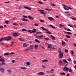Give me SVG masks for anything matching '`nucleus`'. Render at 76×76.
<instances>
[{"mask_svg": "<svg viewBox=\"0 0 76 76\" xmlns=\"http://www.w3.org/2000/svg\"><path fill=\"white\" fill-rule=\"evenodd\" d=\"M59 58H63V54H64V53H62V52L61 51H60L59 52Z\"/></svg>", "mask_w": 76, "mask_h": 76, "instance_id": "f257e3e1", "label": "nucleus"}, {"mask_svg": "<svg viewBox=\"0 0 76 76\" xmlns=\"http://www.w3.org/2000/svg\"><path fill=\"white\" fill-rule=\"evenodd\" d=\"M5 38V41H9L12 39V38L10 36H8V37H4Z\"/></svg>", "mask_w": 76, "mask_h": 76, "instance_id": "f03ea898", "label": "nucleus"}, {"mask_svg": "<svg viewBox=\"0 0 76 76\" xmlns=\"http://www.w3.org/2000/svg\"><path fill=\"white\" fill-rule=\"evenodd\" d=\"M69 67H67V66H64L63 70L64 71L67 72V71L69 70Z\"/></svg>", "mask_w": 76, "mask_h": 76, "instance_id": "7ed1b4c3", "label": "nucleus"}, {"mask_svg": "<svg viewBox=\"0 0 76 76\" xmlns=\"http://www.w3.org/2000/svg\"><path fill=\"white\" fill-rule=\"evenodd\" d=\"M38 12H40V13H41L42 14H43V15H46L47 14V13L46 12H42L44 11L43 10H38Z\"/></svg>", "mask_w": 76, "mask_h": 76, "instance_id": "20e7f679", "label": "nucleus"}, {"mask_svg": "<svg viewBox=\"0 0 76 76\" xmlns=\"http://www.w3.org/2000/svg\"><path fill=\"white\" fill-rule=\"evenodd\" d=\"M48 19L49 20H50V21H53L54 20V19L52 17H49L48 18Z\"/></svg>", "mask_w": 76, "mask_h": 76, "instance_id": "39448f33", "label": "nucleus"}, {"mask_svg": "<svg viewBox=\"0 0 76 76\" xmlns=\"http://www.w3.org/2000/svg\"><path fill=\"white\" fill-rule=\"evenodd\" d=\"M0 71L1 73H3L4 72V69L3 68H0Z\"/></svg>", "mask_w": 76, "mask_h": 76, "instance_id": "423d86ee", "label": "nucleus"}, {"mask_svg": "<svg viewBox=\"0 0 76 76\" xmlns=\"http://www.w3.org/2000/svg\"><path fill=\"white\" fill-rule=\"evenodd\" d=\"M38 75H44V73L43 72H40L39 73H37Z\"/></svg>", "mask_w": 76, "mask_h": 76, "instance_id": "0eeeda50", "label": "nucleus"}, {"mask_svg": "<svg viewBox=\"0 0 76 76\" xmlns=\"http://www.w3.org/2000/svg\"><path fill=\"white\" fill-rule=\"evenodd\" d=\"M28 18L29 19H30V20H34V18L30 16H28Z\"/></svg>", "mask_w": 76, "mask_h": 76, "instance_id": "6e6552de", "label": "nucleus"}, {"mask_svg": "<svg viewBox=\"0 0 76 76\" xmlns=\"http://www.w3.org/2000/svg\"><path fill=\"white\" fill-rule=\"evenodd\" d=\"M24 8H25V9H27V10H31V9H30L29 8L26 6H24Z\"/></svg>", "mask_w": 76, "mask_h": 76, "instance_id": "1a4fd4ad", "label": "nucleus"}, {"mask_svg": "<svg viewBox=\"0 0 76 76\" xmlns=\"http://www.w3.org/2000/svg\"><path fill=\"white\" fill-rule=\"evenodd\" d=\"M63 61L65 63H66V64H69V62L66 59L63 60Z\"/></svg>", "mask_w": 76, "mask_h": 76, "instance_id": "9d476101", "label": "nucleus"}, {"mask_svg": "<svg viewBox=\"0 0 76 76\" xmlns=\"http://www.w3.org/2000/svg\"><path fill=\"white\" fill-rule=\"evenodd\" d=\"M41 28L43 29V30H44V31H48V30L46 28H44L43 26L41 27Z\"/></svg>", "mask_w": 76, "mask_h": 76, "instance_id": "9b49d317", "label": "nucleus"}, {"mask_svg": "<svg viewBox=\"0 0 76 76\" xmlns=\"http://www.w3.org/2000/svg\"><path fill=\"white\" fill-rule=\"evenodd\" d=\"M59 65H61L62 64V61L61 60H60L58 62Z\"/></svg>", "mask_w": 76, "mask_h": 76, "instance_id": "f8f14e48", "label": "nucleus"}, {"mask_svg": "<svg viewBox=\"0 0 76 76\" xmlns=\"http://www.w3.org/2000/svg\"><path fill=\"white\" fill-rule=\"evenodd\" d=\"M3 40H4V41H5V39L4 37L1 38L0 39V42H1V41H3Z\"/></svg>", "mask_w": 76, "mask_h": 76, "instance_id": "ddd939ff", "label": "nucleus"}, {"mask_svg": "<svg viewBox=\"0 0 76 76\" xmlns=\"http://www.w3.org/2000/svg\"><path fill=\"white\" fill-rule=\"evenodd\" d=\"M21 69L23 70H26V69H27V68L24 67V66H22L21 67Z\"/></svg>", "mask_w": 76, "mask_h": 76, "instance_id": "4468645a", "label": "nucleus"}, {"mask_svg": "<svg viewBox=\"0 0 76 76\" xmlns=\"http://www.w3.org/2000/svg\"><path fill=\"white\" fill-rule=\"evenodd\" d=\"M33 30H32V32H33V33H35L34 32H36V31H37V29L35 28H33Z\"/></svg>", "mask_w": 76, "mask_h": 76, "instance_id": "2eb2a0df", "label": "nucleus"}, {"mask_svg": "<svg viewBox=\"0 0 76 76\" xmlns=\"http://www.w3.org/2000/svg\"><path fill=\"white\" fill-rule=\"evenodd\" d=\"M13 35L14 37H17V36H18V34L16 33H14L13 34Z\"/></svg>", "mask_w": 76, "mask_h": 76, "instance_id": "dca6fc26", "label": "nucleus"}, {"mask_svg": "<svg viewBox=\"0 0 76 76\" xmlns=\"http://www.w3.org/2000/svg\"><path fill=\"white\" fill-rule=\"evenodd\" d=\"M60 74L61 75H63L64 76V75H66V73H64V72H61L60 73Z\"/></svg>", "mask_w": 76, "mask_h": 76, "instance_id": "f3484780", "label": "nucleus"}, {"mask_svg": "<svg viewBox=\"0 0 76 76\" xmlns=\"http://www.w3.org/2000/svg\"><path fill=\"white\" fill-rule=\"evenodd\" d=\"M42 62H47L48 61V60L47 59H45L44 60H42Z\"/></svg>", "mask_w": 76, "mask_h": 76, "instance_id": "a211bd4d", "label": "nucleus"}, {"mask_svg": "<svg viewBox=\"0 0 76 76\" xmlns=\"http://www.w3.org/2000/svg\"><path fill=\"white\" fill-rule=\"evenodd\" d=\"M48 48H52V46L50 45H48Z\"/></svg>", "mask_w": 76, "mask_h": 76, "instance_id": "6ab92c4d", "label": "nucleus"}, {"mask_svg": "<svg viewBox=\"0 0 76 76\" xmlns=\"http://www.w3.org/2000/svg\"><path fill=\"white\" fill-rule=\"evenodd\" d=\"M7 71L9 73H12V70L10 69H7Z\"/></svg>", "mask_w": 76, "mask_h": 76, "instance_id": "aec40b11", "label": "nucleus"}, {"mask_svg": "<svg viewBox=\"0 0 76 76\" xmlns=\"http://www.w3.org/2000/svg\"><path fill=\"white\" fill-rule=\"evenodd\" d=\"M44 37V36L42 35H40V36H37V38H42Z\"/></svg>", "mask_w": 76, "mask_h": 76, "instance_id": "412c9836", "label": "nucleus"}, {"mask_svg": "<svg viewBox=\"0 0 76 76\" xmlns=\"http://www.w3.org/2000/svg\"><path fill=\"white\" fill-rule=\"evenodd\" d=\"M34 41H36V42H38V43H40V42L39 40H38V39H35L34 40Z\"/></svg>", "mask_w": 76, "mask_h": 76, "instance_id": "4be33fe9", "label": "nucleus"}, {"mask_svg": "<svg viewBox=\"0 0 76 76\" xmlns=\"http://www.w3.org/2000/svg\"><path fill=\"white\" fill-rule=\"evenodd\" d=\"M50 36L51 37H52V38L53 39H56V37L53 36V35L51 34L50 35Z\"/></svg>", "mask_w": 76, "mask_h": 76, "instance_id": "5701e85b", "label": "nucleus"}, {"mask_svg": "<svg viewBox=\"0 0 76 76\" xmlns=\"http://www.w3.org/2000/svg\"><path fill=\"white\" fill-rule=\"evenodd\" d=\"M4 59L2 58L0 59V61H1V62H4Z\"/></svg>", "mask_w": 76, "mask_h": 76, "instance_id": "b1692460", "label": "nucleus"}, {"mask_svg": "<svg viewBox=\"0 0 76 76\" xmlns=\"http://www.w3.org/2000/svg\"><path fill=\"white\" fill-rule=\"evenodd\" d=\"M30 49L31 50H33L34 49V46L33 45H31L30 46Z\"/></svg>", "mask_w": 76, "mask_h": 76, "instance_id": "393cba45", "label": "nucleus"}, {"mask_svg": "<svg viewBox=\"0 0 76 76\" xmlns=\"http://www.w3.org/2000/svg\"><path fill=\"white\" fill-rule=\"evenodd\" d=\"M5 23H6L7 25H9V21L8 20H6L5 21Z\"/></svg>", "mask_w": 76, "mask_h": 76, "instance_id": "a878e982", "label": "nucleus"}, {"mask_svg": "<svg viewBox=\"0 0 76 76\" xmlns=\"http://www.w3.org/2000/svg\"><path fill=\"white\" fill-rule=\"evenodd\" d=\"M45 10H48V11H51V10H52V9H49L48 8H47V9L45 8Z\"/></svg>", "mask_w": 76, "mask_h": 76, "instance_id": "bb28decb", "label": "nucleus"}, {"mask_svg": "<svg viewBox=\"0 0 76 76\" xmlns=\"http://www.w3.org/2000/svg\"><path fill=\"white\" fill-rule=\"evenodd\" d=\"M23 47H26V46H27V45H26V43H24L23 45Z\"/></svg>", "mask_w": 76, "mask_h": 76, "instance_id": "cd10ccee", "label": "nucleus"}, {"mask_svg": "<svg viewBox=\"0 0 76 76\" xmlns=\"http://www.w3.org/2000/svg\"><path fill=\"white\" fill-rule=\"evenodd\" d=\"M22 21H26V22H28V20L25 18H23L22 20Z\"/></svg>", "mask_w": 76, "mask_h": 76, "instance_id": "c85d7f7f", "label": "nucleus"}, {"mask_svg": "<svg viewBox=\"0 0 76 76\" xmlns=\"http://www.w3.org/2000/svg\"><path fill=\"white\" fill-rule=\"evenodd\" d=\"M50 72L51 73H54V69H52L50 70Z\"/></svg>", "mask_w": 76, "mask_h": 76, "instance_id": "c756f323", "label": "nucleus"}, {"mask_svg": "<svg viewBox=\"0 0 76 76\" xmlns=\"http://www.w3.org/2000/svg\"><path fill=\"white\" fill-rule=\"evenodd\" d=\"M65 32H66V33L67 34H69V35H72V33L70 32L65 31Z\"/></svg>", "mask_w": 76, "mask_h": 76, "instance_id": "7c9ffc66", "label": "nucleus"}, {"mask_svg": "<svg viewBox=\"0 0 76 76\" xmlns=\"http://www.w3.org/2000/svg\"><path fill=\"white\" fill-rule=\"evenodd\" d=\"M47 34H52V33L50 32V31H48L46 32Z\"/></svg>", "mask_w": 76, "mask_h": 76, "instance_id": "2f4dec72", "label": "nucleus"}, {"mask_svg": "<svg viewBox=\"0 0 76 76\" xmlns=\"http://www.w3.org/2000/svg\"><path fill=\"white\" fill-rule=\"evenodd\" d=\"M18 39L19 40V41H23V40L21 38H18Z\"/></svg>", "mask_w": 76, "mask_h": 76, "instance_id": "473e14b6", "label": "nucleus"}, {"mask_svg": "<svg viewBox=\"0 0 76 76\" xmlns=\"http://www.w3.org/2000/svg\"><path fill=\"white\" fill-rule=\"evenodd\" d=\"M65 37L66 38H70V37L68 35H66Z\"/></svg>", "mask_w": 76, "mask_h": 76, "instance_id": "72a5a7b5", "label": "nucleus"}, {"mask_svg": "<svg viewBox=\"0 0 76 76\" xmlns=\"http://www.w3.org/2000/svg\"><path fill=\"white\" fill-rule=\"evenodd\" d=\"M69 72H72V69H68Z\"/></svg>", "mask_w": 76, "mask_h": 76, "instance_id": "f704fd0d", "label": "nucleus"}, {"mask_svg": "<svg viewBox=\"0 0 76 76\" xmlns=\"http://www.w3.org/2000/svg\"><path fill=\"white\" fill-rule=\"evenodd\" d=\"M21 31H23V32H24L25 31H26V29H25V28H23V29H21Z\"/></svg>", "mask_w": 76, "mask_h": 76, "instance_id": "c9c22d12", "label": "nucleus"}, {"mask_svg": "<svg viewBox=\"0 0 76 76\" xmlns=\"http://www.w3.org/2000/svg\"><path fill=\"white\" fill-rule=\"evenodd\" d=\"M44 39L45 40V41H48V40H50V39H49L48 38H45Z\"/></svg>", "mask_w": 76, "mask_h": 76, "instance_id": "e433bc0d", "label": "nucleus"}, {"mask_svg": "<svg viewBox=\"0 0 76 76\" xmlns=\"http://www.w3.org/2000/svg\"><path fill=\"white\" fill-rule=\"evenodd\" d=\"M39 4H43V3L40 1H38Z\"/></svg>", "mask_w": 76, "mask_h": 76, "instance_id": "4c0bfd02", "label": "nucleus"}, {"mask_svg": "<svg viewBox=\"0 0 76 76\" xmlns=\"http://www.w3.org/2000/svg\"><path fill=\"white\" fill-rule=\"evenodd\" d=\"M26 64L27 66H29V65H30V62H27L26 63Z\"/></svg>", "mask_w": 76, "mask_h": 76, "instance_id": "58836bf2", "label": "nucleus"}, {"mask_svg": "<svg viewBox=\"0 0 76 76\" xmlns=\"http://www.w3.org/2000/svg\"><path fill=\"white\" fill-rule=\"evenodd\" d=\"M23 17L24 18H28V16L25 15H23Z\"/></svg>", "mask_w": 76, "mask_h": 76, "instance_id": "ea45409f", "label": "nucleus"}, {"mask_svg": "<svg viewBox=\"0 0 76 76\" xmlns=\"http://www.w3.org/2000/svg\"><path fill=\"white\" fill-rule=\"evenodd\" d=\"M4 55H5V56H9V54L7 53H4Z\"/></svg>", "mask_w": 76, "mask_h": 76, "instance_id": "a19ab883", "label": "nucleus"}, {"mask_svg": "<svg viewBox=\"0 0 76 76\" xmlns=\"http://www.w3.org/2000/svg\"><path fill=\"white\" fill-rule=\"evenodd\" d=\"M34 47H35V49H37V47H38V45H35L34 46Z\"/></svg>", "mask_w": 76, "mask_h": 76, "instance_id": "79ce46f5", "label": "nucleus"}, {"mask_svg": "<svg viewBox=\"0 0 76 76\" xmlns=\"http://www.w3.org/2000/svg\"><path fill=\"white\" fill-rule=\"evenodd\" d=\"M62 44L63 45H64L65 44V42H64L63 41H62Z\"/></svg>", "mask_w": 76, "mask_h": 76, "instance_id": "37998d69", "label": "nucleus"}, {"mask_svg": "<svg viewBox=\"0 0 76 76\" xmlns=\"http://www.w3.org/2000/svg\"><path fill=\"white\" fill-rule=\"evenodd\" d=\"M4 45V43H1L0 44V45Z\"/></svg>", "mask_w": 76, "mask_h": 76, "instance_id": "c03bdc74", "label": "nucleus"}, {"mask_svg": "<svg viewBox=\"0 0 76 76\" xmlns=\"http://www.w3.org/2000/svg\"><path fill=\"white\" fill-rule=\"evenodd\" d=\"M68 50L67 49H65V52L66 53H68Z\"/></svg>", "mask_w": 76, "mask_h": 76, "instance_id": "a18cd8bd", "label": "nucleus"}, {"mask_svg": "<svg viewBox=\"0 0 76 76\" xmlns=\"http://www.w3.org/2000/svg\"><path fill=\"white\" fill-rule=\"evenodd\" d=\"M27 32H30V33H33V32L32 31V30H28L27 31Z\"/></svg>", "mask_w": 76, "mask_h": 76, "instance_id": "49530a36", "label": "nucleus"}, {"mask_svg": "<svg viewBox=\"0 0 76 76\" xmlns=\"http://www.w3.org/2000/svg\"><path fill=\"white\" fill-rule=\"evenodd\" d=\"M64 7V9H65V10H69L68 8H66V7Z\"/></svg>", "mask_w": 76, "mask_h": 76, "instance_id": "de8ad7c7", "label": "nucleus"}, {"mask_svg": "<svg viewBox=\"0 0 76 76\" xmlns=\"http://www.w3.org/2000/svg\"><path fill=\"white\" fill-rule=\"evenodd\" d=\"M39 33H40V34H42V32H41V31H39V32H37L36 34H38V35H39Z\"/></svg>", "mask_w": 76, "mask_h": 76, "instance_id": "09e8293b", "label": "nucleus"}, {"mask_svg": "<svg viewBox=\"0 0 76 76\" xmlns=\"http://www.w3.org/2000/svg\"><path fill=\"white\" fill-rule=\"evenodd\" d=\"M71 19H72V20H76V18H73L72 17H71Z\"/></svg>", "mask_w": 76, "mask_h": 76, "instance_id": "8fccbe9b", "label": "nucleus"}, {"mask_svg": "<svg viewBox=\"0 0 76 76\" xmlns=\"http://www.w3.org/2000/svg\"><path fill=\"white\" fill-rule=\"evenodd\" d=\"M39 21H40V22H44V20H39Z\"/></svg>", "mask_w": 76, "mask_h": 76, "instance_id": "3c124183", "label": "nucleus"}, {"mask_svg": "<svg viewBox=\"0 0 76 76\" xmlns=\"http://www.w3.org/2000/svg\"><path fill=\"white\" fill-rule=\"evenodd\" d=\"M14 44V42H11V44L10 45L11 46H12L13 45V44Z\"/></svg>", "mask_w": 76, "mask_h": 76, "instance_id": "603ef678", "label": "nucleus"}, {"mask_svg": "<svg viewBox=\"0 0 76 76\" xmlns=\"http://www.w3.org/2000/svg\"><path fill=\"white\" fill-rule=\"evenodd\" d=\"M15 61H16L15 60H13L12 61V63H15Z\"/></svg>", "mask_w": 76, "mask_h": 76, "instance_id": "864d4df0", "label": "nucleus"}, {"mask_svg": "<svg viewBox=\"0 0 76 76\" xmlns=\"http://www.w3.org/2000/svg\"><path fill=\"white\" fill-rule=\"evenodd\" d=\"M66 31H72V30H71L69 29H66Z\"/></svg>", "mask_w": 76, "mask_h": 76, "instance_id": "5fc2aeb1", "label": "nucleus"}, {"mask_svg": "<svg viewBox=\"0 0 76 76\" xmlns=\"http://www.w3.org/2000/svg\"><path fill=\"white\" fill-rule=\"evenodd\" d=\"M42 66L43 68V69H45V66L44 65H42Z\"/></svg>", "mask_w": 76, "mask_h": 76, "instance_id": "6e6d98bb", "label": "nucleus"}, {"mask_svg": "<svg viewBox=\"0 0 76 76\" xmlns=\"http://www.w3.org/2000/svg\"><path fill=\"white\" fill-rule=\"evenodd\" d=\"M71 53L72 55H73L74 54V52H73V51H71Z\"/></svg>", "mask_w": 76, "mask_h": 76, "instance_id": "4d7b16f0", "label": "nucleus"}, {"mask_svg": "<svg viewBox=\"0 0 76 76\" xmlns=\"http://www.w3.org/2000/svg\"><path fill=\"white\" fill-rule=\"evenodd\" d=\"M68 26H70V27H71V28H73V26H72L70 24H69L68 25Z\"/></svg>", "mask_w": 76, "mask_h": 76, "instance_id": "13d9d810", "label": "nucleus"}, {"mask_svg": "<svg viewBox=\"0 0 76 76\" xmlns=\"http://www.w3.org/2000/svg\"><path fill=\"white\" fill-rule=\"evenodd\" d=\"M68 26H70V27H71V28H73V26H72L70 24H69L68 25Z\"/></svg>", "mask_w": 76, "mask_h": 76, "instance_id": "bf43d9fd", "label": "nucleus"}, {"mask_svg": "<svg viewBox=\"0 0 76 76\" xmlns=\"http://www.w3.org/2000/svg\"><path fill=\"white\" fill-rule=\"evenodd\" d=\"M28 49H25L24 50V51H28Z\"/></svg>", "mask_w": 76, "mask_h": 76, "instance_id": "052dcab7", "label": "nucleus"}, {"mask_svg": "<svg viewBox=\"0 0 76 76\" xmlns=\"http://www.w3.org/2000/svg\"><path fill=\"white\" fill-rule=\"evenodd\" d=\"M18 9L19 10H21L22 9V7H19V8H18Z\"/></svg>", "mask_w": 76, "mask_h": 76, "instance_id": "680f3d73", "label": "nucleus"}, {"mask_svg": "<svg viewBox=\"0 0 76 76\" xmlns=\"http://www.w3.org/2000/svg\"><path fill=\"white\" fill-rule=\"evenodd\" d=\"M60 27H63V26L62 25H61V24H60Z\"/></svg>", "mask_w": 76, "mask_h": 76, "instance_id": "e2e57ef3", "label": "nucleus"}, {"mask_svg": "<svg viewBox=\"0 0 76 76\" xmlns=\"http://www.w3.org/2000/svg\"><path fill=\"white\" fill-rule=\"evenodd\" d=\"M66 76H70V74L69 73H68L66 75Z\"/></svg>", "mask_w": 76, "mask_h": 76, "instance_id": "0e129e2a", "label": "nucleus"}, {"mask_svg": "<svg viewBox=\"0 0 76 76\" xmlns=\"http://www.w3.org/2000/svg\"><path fill=\"white\" fill-rule=\"evenodd\" d=\"M67 60L69 61H71V59L70 58H69V59H67Z\"/></svg>", "mask_w": 76, "mask_h": 76, "instance_id": "69168bd1", "label": "nucleus"}, {"mask_svg": "<svg viewBox=\"0 0 76 76\" xmlns=\"http://www.w3.org/2000/svg\"><path fill=\"white\" fill-rule=\"evenodd\" d=\"M2 65L3 66V65H5V64H5L4 63V62H2Z\"/></svg>", "mask_w": 76, "mask_h": 76, "instance_id": "338daca9", "label": "nucleus"}, {"mask_svg": "<svg viewBox=\"0 0 76 76\" xmlns=\"http://www.w3.org/2000/svg\"><path fill=\"white\" fill-rule=\"evenodd\" d=\"M74 64H76V61H73Z\"/></svg>", "mask_w": 76, "mask_h": 76, "instance_id": "774afa93", "label": "nucleus"}]
</instances>
